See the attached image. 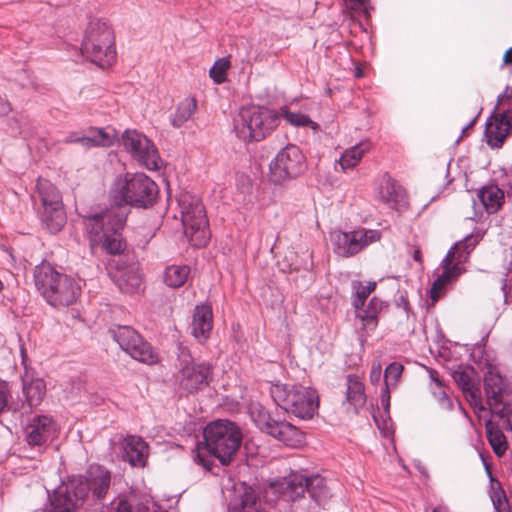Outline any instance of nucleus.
<instances>
[{"mask_svg": "<svg viewBox=\"0 0 512 512\" xmlns=\"http://www.w3.org/2000/svg\"><path fill=\"white\" fill-rule=\"evenodd\" d=\"M112 474L104 465L89 464L83 474L68 476L65 486L47 490L48 512H76L85 502L102 504L111 487Z\"/></svg>", "mask_w": 512, "mask_h": 512, "instance_id": "nucleus-1", "label": "nucleus"}, {"mask_svg": "<svg viewBox=\"0 0 512 512\" xmlns=\"http://www.w3.org/2000/svg\"><path fill=\"white\" fill-rule=\"evenodd\" d=\"M203 443L198 442L194 462L212 472L214 459L222 466L230 465L243 444V431L238 423L227 418L208 422L202 432Z\"/></svg>", "mask_w": 512, "mask_h": 512, "instance_id": "nucleus-2", "label": "nucleus"}, {"mask_svg": "<svg viewBox=\"0 0 512 512\" xmlns=\"http://www.w3.org/2000/svg\"><path fill=\"white\" fill-rule=\"evenodd\" d=\"M129 210H113L108 206L90 208L81 217L89 236L91 247L99 246L110 256H121L127 249V241L123 236Z\"/></svg>", "mask_w": 512, "mask_h": 512, "instance_id": "nucleus-3", "label": "nucleus"}, {"mask_svg": "<svg viewBox=\"0 0 512 512\" xmlns=\"http://www.w3.org/2000/svg\"><path fill=\"white\" fill-rule=\"evenodd\" d=\"M160 200L159 185L144 172L118 174L108 189L109 208L113 210H150Z\"/></svg>", "mask_w": 512, "mask_h": 512, "instance_id": "nucleus-4", "label": "nucleus"}, {"mask_svg": "<svg viewBox=\"0 0 512 512\" xmlns=\"http://www.w3.org/2000/svg\"><path fill=\"white\" fill-rule=\"evenodd\" d=\"M33 278L36 290L54 308L68 307L81 295L80 279L58 271L45 260L35 266Z\"/></svg>", "mask_w": 512, "mask_h": 512, "instance_id": "nucleus-5", "label": "nucleus"}, {"mask_svg": "<svg viewBox=\"0 0 512 512\" xmlns=\"http://www.w3.org/2000/svg\"><path fill=\"white\" fill-rule=\"evenodd\" d=\"M483 238V233H470L463 239L455 242L441 260L442 272L434 279L431 287L426 291L427 309H430L446 293V285L456 281L466 269L462 266L469 259L471 252Z\"/></svg>", "mask_w": 512, "mask_h": 512, "instance_id": "nucleus-6", "label": "nucleus"}, {"mask_svg": "<svg viewBox=\"0 0 512 512\" xmlns=\"http://www.w3.org/2000/svg\"><path fill=\"white\" fill-rule=\"evenodd\" d=\"M278 111L267 105H248L233 119V131L244 143L260 142L279 126Z\"/></svg>", "mask_w": 512, "mask_h": 512, "instance_id": "nucleus-7", "label": "nucleus"}, {"mask_svg": "<svg viewBox=\"0 0 512 512\" xmlns=\"http://www.w3.org/2000/svg\"><path fill=\"white\" fill-rule=\"evenodd\" d=\"M270 395L277 406L301 420L318 415L319 394L313 387L277 382L271 385Z\"/></svg>", "mask_w": 512, "mask_h": 512, "instance_id": "nucleus-8", "label": "nucleus"}, {"mask_svg": "<svg viewBox=\"0 0 512 512\" xmlns=\"http://www.w3.org/2000/svg\"><path fill=\"white\" fill-rule=\"evenodd\" d=\"M81 52L100 68L113 65L117 55L115 37L106 20L90 19L81 42Z\"/></svg>", "mask_w": 512, "mask_h": 512, "instance_id": "nucleus-9", "label": "nucleus"}, {"mask_svg": "<svg viewBox=\"0 0 512 512\" xmlns=\"http://www.w3.org/2000/svg\"><path fill=\"white\" fill-rule=\"evenodd\" d=\"M251 417L261 432L288 447H298L305 442V436L298 427L281 418L278 412H272L260 403L252 408Z\"/></svg>", "mask_w": 512, "mask_h": 512, "instance_id": "nucleus-10", "label": "nucleus"}, {"mask_svg": "<svg viewBox=\"0 0 512 512\" xmlns=\"http://www.w3.org/2000/svg\"><path fill=\"white\" fill-rule=\"evenodd\" d=\"M270 488L285 500L294 502L308 493L313 501L319 502L325 496L326 483L325 479L319 475L306 476L291 473L271 481Z\"/></svg>", "mask_w": 512, "mask_h": 512, "instance_id": "nucleus-11", "label": "nucleus"}, {"mask_svg": "<svg viewBox=\"0 0 512 512\" xmlns=\"http://www.w3.org/2000/svg\"><path fill=\"white\" fill-rule=\"evenodd\" d=\"M269 179L274 185L295 180L307 170L306 157L296 144L288 143L270 161Z\"/></svg>", "mask_w": 512, "mask_h": 512, "instance_id": "nucleus-12", "label": "nucleus"}, {"mask_svg": "<svg viewBox=\"0 0 512 512\" xmlns=\"http://www.w3.org/2000/svg\"><path fill=\"white\" fill-rule=\"evenodd\" d=\"M113 340L132 359L153 366L159 362V355L150 342L131 326L117 325L109 329Z\"/></svg>", "mask_w": 512, "mask_h": 512, "instance_id": "nucleus-13", "label": "nucleus"}, {"mask_svg": "<svg viewBox=\"0 0 512 512\" xmlns=\"http://www.w3.org/2000/svg\"><path fill=\"white\" fill-rule=\"evenodd\" d=\"M484 392L491 413L505 418H512V390L506 378L495 368H489L483 377Z\"/></svg>", "mask_w": 512, "mask_h": 512, "instance_id": "nucleus-14", "label": "nucleus"}, {"mask_svg": "<svg viewBox=\"0 0 512 512\" xmlns=\"http://www.w3.org/2000/svg\"><path fill=\"white\" fill-rule=\"evenodd\" d=\"M132 159L149 171L161 168V157L155 143L142 132L126 129L119 142Z\"/></svg>", "mask_w": 512, "mask_h": 512, "instance_id": "nucleus-15", "label": "nucleus"}, {"mask_svg": "<svg viewBox=\"0 0 512 512\" xmlns=\"http://www.w3.org/2000/svg\"><path fill=\"white\" fill-rule=\"evenodd\" d=\"M181 222L186 235H190L199 246H205L210 240L211 232L206 210L197 197H190L182 202Z\"/></svg>", "mask_w": 512, "mask_h": 512, "instance_id": "nucleus-16", "label": "nucleus"}, {"mask_svg": "<svg viewBox=\"0 0 512 512\" xmlns=\"http://www.w3.org/2000/svg\"><path fill=\"white\" fill-rule=\"evenodd\" d=\"M381 238V233L373 229H359L341 231L339 229L330 232V240L333 251L341 257H352L362 251L369 244Z\"/></svg>", "mask_w": 512, "mask_h": 512, "instance_id": "nucleus-17", "label": "nucleus"}, {"mask_svg": "<svg viewBox=\"0 0 512 512\" xmlns=\"http://www.w3.org/2000/svg\"><path fill=\"white\" fill-rule=\"evenodd\" d=\"M60 427L49 415H34L23 428L24 440L31 448H47L58 437Z\"/></svg>", "mask_w": 512, "mask_h": 512, "instance_id": "nucleus-18", "label": "nucleus"}, {"mask_svg": "<svg viewBox=\"0 0 512 512\" xmlns=\"http://www.w3.org/2000/svg\"><path fill=\"white\" fill-rule=\"evenodd\" d=\"M214 366L209 361L194 362L179 368L181 387L188 393L194 394L208 387L213 381Z\"/></svg>", "mask_w": 512, "mask_h": 512, "instance_id": "nucleus-19", "label": "nucleus"}, {"mask_svg": "<svg viewBox=\"0 0 512 512\" xmlns=\"http://www.w3.org/2000/svg\"><path fill=\"white\" fill-rule=\"evenodd\" d=\"M214 326L213 308L209 302L197 304L192 313V320L189 325L191 336L197 343L205 344L210 336Z\"/></svg>", "mask_w": 512, "mask_h": 512, "instance_id": "nucleus-20", "label": "nucleus"}, {"mask_svg": "<svg viewBox=\"0 0 512 512\" xmlns=\"http://www.w3.org/2000/svg\"><path fill=\"white\" fill-rule=\"evenodd\" d=\"M111 277L119 290L126 294L138 292L142 284L138 264L127 260H119L116 263L115 272Z\"/></svg>", "mask_w": 512, "mask_h": 512, "instance_id": "nucleus-21", "label": "nucleus"}, {"mask_svg": "<svg viewBox=\"0 0 512 512\" xmlns=\"http://www.w3.org/2000/svg\"><path fill=\"white\" fill-rule=\"evenodd\" d=\"M476 375L477 372L475 368L470 364H458L456 368L451 371V377L462 392L470 396V403L474 409L482 410L484 407L479 394V387L474 379Z\"/></svg>", "mask_w": 512, "mask_h": 512, "instance_id": "nucleus-22", "label": "nucleus"}, {"mask_svg": "<svg viewBox=\"0 0 512 512\" xmlns=\"http://www.w3.org/2000/svg\"><path fill=\"white\" fill-rule=\"evenodd\" d=\"M148 444L137 435L127 436L121 446L122 460L131 467H144L148 458Z\"/></svg>", "mask_w": 512, "mask_h": 512, "instance_id": "nucleus-23", "label": "nucleus"}, {"mask_svg": "<svg viewBox=\"0 0 512 512\" xmlns=\"http://www.w3.org/2000/svg\"><path fill=\"white\" fill-rule=\"evenodd\" d=\"M346 382L347 388L342 406L347 413L356 415L366 403L365 387L359 377L353 373L346 376Z\"/></svg>", "mask_w": 512, "mask_h": 512, "instance_id": "nucleus-24", "label": "nucleus"}, {"mask_svg": "<svg viewBox=\"0 0 512 512\" xmlns=\"http://www.w3.org/2000/svg\"><path fill=\"white\" fill-rule=\"evenodd\" d=\"M389 306V301L373 296L368 303L364 304L361 310H354L355 318L360 321L363 329L374 331L378 327L380 313Z\"/></svg>", "mask_w": 512, "mask_h": 512, "instance_id": "nucleus-25", "label": "nucleus"}, {"mask_svg": "<svg viewBox=\"0 0 512 512\" xmlns=\"http://www.w3.org/2000/svg\"><path fill=\"white\" fill-rule=\"evenodd\" d=\"M404 365L398 361L390 362L383 372V385L380 391V402L382 409L388 412L391 407V389L395 388L401 379Z\"/></svg>", "mask_w": 512, "mask_h": 512, "instance_id": "nucleus-26", "label": "nucleus"}, {"mask_svg": "<svg viewBox=\"0 0 512 512\" xmlns=\"http://www.w3.org/2000/svg\"><path fill=\"white\" fill-rule=\"evenodd\" d=\"M477 198L487 214H494L504 203V191L498 184L490 183L477 191Z\"/></svg>", "mask_w": 512, "mask_h": 512, "instance_id": "nucleus-27", "label": "nucleus"}, {"mask_svg": "<svg viewBox=\"0 0 512 512\" xmlns=\"http://www.w3.org/2000/svg\"><path fill=\"white\" fill-rule=\"evenodd\" d=\"M38 216L41 223L49 230L50 233L59 232L66 223V214L64 205L41 206L38 209Z\"/></svg>", "mask_w": 512, "mask_h": 512, "instance_id": "nucleus-28", "label": "nucleus"}, {"mask_svg": "<svg viewBox=\"0 0 512 512\" xmlns=\"http://www.w3.org/2000/svg\"><path fill=\"white\" fill-rule=\"evenodd\" d=\"M258 507L255 491L250 486H245L241 493L235 494L230 500L227 512H261Z\"/></svg>", "mask_w": 512, "mask_h": 512, "instance_id": "nucleus-29", "label": "nucleus"}, {"mask_svg": "<svg viewBox=\"0 0 512 512\" xmlns=\"http://www.w3.org/2000/svg\"><path fill=\"white\" fill-rule=\"evenodd\" d=\"M277 111L279 124L284 120L287 124L295 128L308 127L314 132L320 128L319 124L312 120L308 114L300 111H292L286 105H282Z\"/></svg>", "mask_w": 512, "mask_h": 512, "instance_id": "nucleus-30", "label": "nucleus"}, {"mask_svg": "<svg viewBox=\"0 0 512 512\" xmlns=\"http://www.w3.org/2000/svg\"><path fill=\"white\" fill-rule=\"evenodd\" d=\"M89 131L93 135L88 136V148L92 147H112L116 142H120L118 132L113 127H90Z\"/></svg>", "mask_w": 512, "mask_h": 512, "instance_id": "nucleus-31", "label": "nucleus"}, {"mask_svg": "<svg viewBox=\"0 0 512 512\" xmlns=\"http://www.w3.org/2000/svg\"><path fill=\"white\" fill-rule=\"evenodd\" d=\"M384 190L381 192L382 199L391 208L397 209L405 202V191L388 173L384 175Z\"/></svg>", "mask_w": 512, "mask_h": 512, "instance_id": "nucleus-32", "label": "nucleus"}, {"mask_svg": "<svg viewBox=\"0 0 512 512\" xmlns=\"http://www.w3.org/2000/svg\"><path fill=\"white\" fill-rule=\"evenodd\" d=\"M371 143L369 141H361L354 146L346 149L340 159L339 164L343 171L354 168L358 165L363 155L369 151Z\"/></svg>", "mask_w": 512, "mask_h": 512, "instance_id": "nucleus-33", "label": "nucleus"}, {"mask_svg": "<svg viewBox=\"0 0 512 512\" xmlns=\"http://www.w3.org/2000/svg\"><path fill=\"white\" fill-rule=\"evenodd\" d=\"M197 110V100L195 97H187L180 102L174 113L170 115V123L174 128L182 127Z\"/></svg>", "mask_w": 512, "mask_h": 512, "instance_id": "nucleus-34", "label": "nucleus"}, {"mask_svg": "<svg viewBox=\"0 0 512 512\" xmlns=\"http://www.w3.org/2000/svg\"><path fill=\"white\" fill-rule=\"evenodd\" d=\"M490 489L489 497L491 499L494 511H511L505 490L502 487L500 481L488 473Z\"/></svg>", "mask_w": 512, "mask_h": 512, "instance_id": "nucleus-35", "label": "nucleus"}, {"mask_svg": "<svg viewBox=\"0 0 512 512\" xmlns=\"http://www.w3.org/2000/svg\"><path fill=\"white\" fill-rule=\"evenodd\" d=\"M190 274L188 265H170L164 270V283L170 288L182 287Z\"/></svg>", "mask_w": 512, "mask_h": 512, "instance_id": "nucleus-36", "label": "nucleus"}, {"mask_svg": "<svg viewBox=\"0 0 512 512\" xmlns=\"http://www.w3.org/2000/svg\"><path fill=\"white\" fill-rule=\"evenodd\" d=\"M36 188L41 206L62 205L61 193L50 181L38 180Z\"/></svg>", "mask_w": 512, "mask_h": 512, "instance_id": "nucleus-37", "label": "nucleus"}, {"mask_svg": "<svg viewBox=\"0 0 512 512\" xmlns=\"http://www.w3.org/2000/svg\"><path fill=\"white\" fill-rule=\"evenodd\" d=\"M489 125L488 119L484 130L486 144L492 149L501 148L504 144V140L510 135L511 131H509L508 128L500 126L497 122H495L494 129L490 128Z\"/></svg>", "mask_w": 512, "mask_h": 512, "instance_id": "nucleus-38", "label": "nucleus"}, {"mask_svg": "<svg viewBox=\"0 0 512 512\" xmlns=\"http://www.w3.org/2000/svg\"><path fill=\"white\" fill-rule=\"evenodd\" d=\"M23 393L30 406H37L46 395L45 382L42 379L32 380L30 384L23 386Z\"/></svg>", "mask_w": 512, "mask_h": 512, "instance_id": "nucleus-39", "label": "nucleus"}, {"mask_svg": "<svg viewBox=\"0 0 512 512\" xmlns=\"http://www.w3.org/2000/svg\"><path fill=\"white\" fill-rule=\"evenodd\" d=\"M372 418L382 437L388 438L394 434L390 408L388 409V412L383 410V414H379V408L376 406L373 408Z\"/></svg>", "mask_w": 512, "mask_h": 512, "instance_id": "nucleus-40", "label": "nucleus"}, {"mask_svg": "<svg viewBox=\"0 0 512 512\" xmlns=\"http://www.w3.org/2000/svg\"><path fill=\"white\" fill-rule=\"evenodd\" d=\"M231 66L228 57L217 59L209 70V77L214 84L221 85L227 81V71Z\"/></svg>", "mask_w": 512, "mask_h": 512, "instance_id": "nucleus-41", "label": "nucleus"}, {"mask_svg": "<svg viewBox=\"0 0 512 512\" xmlns=\"http://www.w3.org/2000/svg\"><path fill=\"white\" fill-rule=\"evenodd\" d=\"M369 294L364 288V284L360 280L351 281V306L354 310H361L364 304L367 302Z\"/></svg>", "mask_w": 512, "mask_h": 512, "instance_id": "nucleus-42", "label": "nucleus"}, {"mask_svg": "<svg viewBox=\"0 0 512 512\" xmlns=\"http://www.w3.org/2000/svg\"><path fill=\"white\" fill-rule=\"evenodd\" d=\"M486 434L489 445L491 446L493 452L497 456H502L507 449L504 433L499 429L492 430L487 428Z\"/></svg>", "mask_w": 512, "mask_h": 512, "instance_id": "nucleus-43", "label": "nucleus"}, {"mask_svg": "<svg viewBox=\"0 0 512 512\" xmlns=\"http://www.w3.org/2000/svg\"><path fill=\"white\" fill-rule=\"evenodd\" d=\"M466 350L469 351V358L476 365L481 366L487 363V359H485L486 350L485 345H481L479 341L473 344L472 348L468 344L465 345Z\"/></svg>", "mask_w": 512, "mask_h": 512, "instance_id": "nucleus-44", "label": "nucleus"}, {"mask_svg": "<svg viewBox=\"0 0 512 512\" xmlns=\"http://www.w3.org/2000/svg\"><path fill=\"white\" fill-rule=\"evenodd\" d=\"M176 355L179 368H183L195 362V358L193 357L191 350L183 343L179 342L176 345Z\"/></svg>", "mask_w": 512, "mask_h": 512, "instance_id": "nucleus-45", "label": "nucleus"}, {"mask_svg": "<svg viewBox=\"0 0 512 512\" xmlns=\"http://www.w3.org/2000/svg\"><path fill=\"white\" fill-rule=\"evenodd\" d=\"M313 267L312 259H301L300 261H296L288 263L289 273L298 272L300 270H304L307 273H310Z\"/></svg>", "mask_w": 512, "mask_h": 512, "instance_id": "nucleus-46", "label": "nucleus"}, {"mask_svg": "<svg viewBox=\"0 0 512 512\" xmlns=\"http://www.w3.org/2000/svg\"><path fill=\"white\" fill-rule=\"evenodd\" d=\"M382 379V366L380 361H374L371 365L369 380L372 385H378Z\"/></svg>", "mask_w": 512, "mask_h": 512, "instance_id": "nucleus-47", "label": "nucleus"}, {"mask_svg": "<svg viewBox=\"0 0 512 512\" xmlns=\"http://www.w3.org/2000/svg\"><path fill=\"white\" fill-rule=\"evenodd\" d=\"M495 122L512 132V108L504 110L495 118Z\"/></svg>", "mask_w": 512, "mask_h": 512, "instance_id": "nucleus-48", "label": "nucleus"}, {"mask_svg": "<svg viewBox=\"0 0 512 512\" xmlns=\"http://www.w3.org/2000/svg\"><path fill=\"white\" fill-rule=\"evenodd\" d=\"M351 9L359 12L364 17H370V12L372 10V6L370 5L369 0H361L360 2H353L350 6Z\"/></svg>", "mask_w": 512, "mask_h": 512, "instance_id": "nucleus-49", "label": "nucleus"}, {"mask_svg": "<svg viewBox=\"0 0 512 512\" xmlns=\"http://www.w3.org/2000/svg\"><path fill=\"white\" fill-rule=\"evenodd\" d=\"M133 508H134V506L125 497L119 498V500L115 506L116 512H133Z\"/></svg>", "mask_w": 512, "mask_h": 512, "instance_id": "nucleus-50", "label": "nucleus"}, {"mask_svg": "<svg viewBox=\"0 0 512 512\" xmlns=\"http://www.w3.org/2000/svg\"><path fill=\"white\" fill-rule=\"evenodd\" d=\"M9 396L8 389L0 388V414L4 413L9 408Z\"/></svg>", "mask_w": 512, "mask_h": 512, "instance_id": "nucleus-51", "label": "nucleus"}, {"mask_svg": "<svg viewBox=\"0 0 512 512\" xmlns=\"http://www.w3.org/2000/svg\"><path fill=\"white\" fill-rule=\"evenodd\" d=\"M87 138H88V136H86V135L80 136V135H78V133L73 132L66 138V142L67 143H80L84 147L88 148V141L86 140Z\"/></svg>", "mask_w": 512, "mask_h": 512, "instance_id": "nucleus-52", "label": "nucleus"}, {"mask_svg": "<svg viewBox=\"0 0 512 512\" xmlns=\"http://www.w3.org/2000/svg\"><path fill=\"white\" fill-rule=\"evenodd\" d=\"M479 114H477L475 117H473L461 130L460 136L456 140V144L460 142L462 137H466L468 135V131L475 125Z\"/></svg>", "mask_w": 512, "mask_h": 512, "instance_id": "nucleus-53", "label": "nucleus"}, {"mask_svg": "<svg viewBox=\"0 0 512 512\" xmlns=\"http://www.w3.org/2000/svg\"><path fill=\"white\" fill-rule=\"evenodd\" d=\"M11 111V104L9 101L0 95V117L6 116Z\"/></svg>", "mask_w": 512, "mask_h": 512, "instance_id": "nucleus-54", "label": "nucleus"}, {"mask_svg": "<svg viewBox=\"0 0 512 512\" xmlns=\"http://www.w3.org/2000/svg\"><path fill=\"white\" fill-rule=\"evenodd\" d=\"M413 466L414 468L421 474L423 475L425 478H428L429 477V473L426 469V467L423 465L422 461L419 460V459H414L413 460Z\"/></svg>", "mask_w": 512, "mask_h": 512, "instance_id": "nucleus-55", "label": "nucleus"}, {"mask_svg": "<svg viewBox=\"0 0 512 512\" xmlns=\"http://www.w3.org/2000/svg\"><path fill=\"white\" fill-rule=\"evenodd\" d=\"M501 290L503 292L504 302L508 303V299L511 295V287L507 285L506 277L502 278Z\"/></svg>", "mask_w": 512, "mask_h": 512, "instance_id": "nucleus-56", "label": "nucleus"}, {"mask_svg": "<svg viewBox=\"0 0 512 512\" xmlns=\"http://www.w3.org/2000/svg\"><path fill=\"white\" fill-rule=\"evenodd\" d=\"M503 66H511L512 67V46L509 47L502 57V67Z\"/></svg>", "mask_w": 512, "mask_h": 512, "instance_id": "nucleus-57", "label": "nucleus"}, {"mask_svg": "<svg viewBox=\"0 0 512 512\" xmlns=\"http://www.w3.org/2000/svg\"><path fill=\"white\" fill-rule=\"evenodd\" d=\"M396 306L400 307L402 306L403 309L408 312L410 309V304L408 297L406 295H400L399 298L396 300Z\"/></svg>", "mask_w": 512, "mask_h": 512, "instance_id": "nucleus-58", "label": "nucleus"}, {"mask_svg": "<svg viewBox=\"0 0 512 512\" xmlns=\"http://www.w3.org/2000/svg\"><path fill=\"white\" fill-rule=\"evenodd\" d=\"M364 288L369 294H372L376 288H377V282L376 281H368L366 284H364Z\"/></svg>", "mask_w": 512, "mask_h": 512, "instance_id": "nucleus-59", "label": "nucleus"}, {"mask_svg": "<svg viewBox=\"0 0 512 512\" xmlns=\"http://www.w3.org/2000/svg\"><path fill=\"white\" fill-rule=\"evenodd\" d=\"M429 375H430V379L438 386V387H441L442 386V382L441 380L439 379L438 377V374L435 370H430L429 371Z\"/></svg>", "mask_w": 512, "mask_h": 512, "instance_id": "nucleus-60", "label": "nucleus"}, {"mask_svg": "<svg viewBox=\"0 0 512 512\" xmlns=\"http://www.w3.org/2000/svg\"><path fill=\"white\" fill-rule=\"evenodd\" d=\"M133 512H149V507L143 503H137L133 508Z\"/></svg>", "mask_w": 512, "mask_h": 512, "instance_id": "nucleus-61", "label": "nucleus"}, {"mask_svg": "<svg viewBox=\"0 0 512 512\" xmlns=\"http://www.w3.org/2000/svg\"><path fill=\"white\" fill-rule=\"evenodd\" d=\"M300 279L304 282L305 285H310L313 282L312 275L303 274L300 276Z\"/></svg>", "mask_w": 512, "mask_h": 512, "instance_id": "nucleus-62", "label": "nucleus"}, {"mask_svg": "<svg viewBox=\"0 0 512 512\" xmlns=\"http://www.w3.org/2000/svg\"><path fill=\"white\" fill-rule=\"evenodd\" d=\"M441 394H442V399H443V400H445V401H447L448 406H449L450 408H452V405H453V404H452V401H451V399L448 397V395L446 394V392H445V391H442V392H441Z\"/></svg>", "mask_w": 512, "mask_h": 512, "instance_id": "nucleus-63", "label": "nucleus"}, {"mask_svg": "<svg viewBox=\"0 0 512 512\" xmlns=\"http://www.w3.org/2000/svg\"><path fill=\"white\" fill-rule=\"evenodd\" d=\"M488 337H489V333H486L485 335H483L481 337V339L479 340L480 344L486 346L487 341H488Z\"/></svg>", "mask_w": 512, "mask_h": 512, "instance_id": "nucleus-64", "label": "nucleus"}]
</instances>
